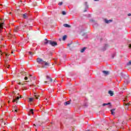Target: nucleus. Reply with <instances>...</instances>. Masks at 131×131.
<instances>
[{
  "instance_id": "nucleus-1",
  "label": "nucleus",
  "mask_w": 131,
  "mask_h": 131,
  "mask_svg": "<svg viewBox=\"0 0 131 131\" xmlns=\"http://www.w3.org/2000/svg\"><path fill=\"white\" fill-rule=\"evenodd\" d=\"M37 62L38 64L42 65V68H45V67H49L50 64L42 60L41 58H37Z\"/></svg>"
},
{
  "instance_id": "nucleus-2",
  "label": "nucleus",
  "mask_w": 131,
  "mask_h": 131,
  "mask_svg": "<svg viewBox=\"0 0 131 131\" xmlns=\"http://www.w3.org/2000/svg\"><path fill=\"white\" fill-rule=\"evenodd\" d=\"M45 41L44 42V45H48L49 43V45H51L52 47H55V46H58V43L56 41H52V40H49L47 39H45Z\"/></svg>"
},
{
  "instance_id": "nucleus-3",
  "label": "nucleus",
  "mask_w": 131,
  "mask_h": 131,
  "mask_svg": "<svg viewBox=\"0 0 131 131\" xmlns=\"http://www.w3.org/2000/svg\"><path fill=\"white\" fill-rule=\"evenodd\" d=\"M46 78L48 80L47 81H45L44 82L45 83H48V82H49V81H51V82H52L53 81V79H52V78H51V77H50L49 76H46Z\"/></svg>"
},
{
  "instance_id": "nucleus-4",
  "label": "nucleus",
  "mask_w": 131,
  "mask_h": 131,
  "mask_svg": "<svg viewBox=\"0 0 131 131\" xmlns=\"http://www.w3.org/2000/svg\"><path fill=\"white\" fill-rule=\"evenodd\" d=\"M21 30V28L20 26H17L14 28V29L13 30L14 32H18V31Z\"/></svg>"
},
{
  "instance_id": "nucleus-5",
  "label": "nucleus",
  "mask_w": 131,
  "mask_h": 131,
  "mask_svg": "<svg viewBox=\"0 0 131 131\" xmlns=\"http://www.w3.org/2000/svg\"><path fill=\"white\" fill-rule=\"evenodd\" d=\"M4 29V23H0V33H2Z\"/></svg>"
},
{
  "instance_id": "nucleus-6",
  "label": "nucleus",
  "mask_w": 131,
  "mask_h": 131,
  "mask_svg": "<svg viewBox=\"0 0 131 131\" xmlns=\"http://www.w3.org/2000/svg\"><path fill=\"white\" fill-rule=\"evenodd\" d=\"M5 67L6 68H10V65L8 64V59L5 60Z\"/></svg>"
},
{
  "instance_id": "nucleus-7",
  "label": "nucleus",
  "mask_w": 131,
  "mask_h": 131,
  "mask_svg": "<svg viewBox=\"0 0 131 131\" xmlns=\"http://www.w3.org/2000/svg\"><path fill=\"white\" fill-rule=\"evenodd\" d=\"M28 17H29V13H25L23 14V17L24 18V19H27Z\"/></svg>"
},
{
  "instance_id": "nucleus-8",
  "label": "nucleus",
  "mask_w": 131,
  "mask_h": 131,
  "mask_svg": "<svg viewBox=\"0 0 131 131\" xmlns=\"http://www.w3.org/2000/svg\"><path fill=\"white\" fill-rule=\"evenodd\" d=\"M125 106V109H126L127 110H129V109H128V107L129 106H130V103H124Z\"/></svg>"
},
{
  "instance_id": "nucleus-9",
  "label": "nucleus",
  "mask_w": 131,
  "mask_h": 131,
  "mask_svg": "<svg viewBox=\"0 0 131 131\" xmlns=\"http://www.w3.org/2000/svg\"><path fill=\"white\" fill-rule=\"evenodd\" d=\"M19 99H20V97H19V96L17 97L16 98V99H14L12 100L13 103H15V102H16V101H18V100H19Z\"/></svg>"
},
{
  "instance_id": "nucleus-10",
  "label": "nucleus",
  "mask_w": 131,
  "mask_h": 131,
  "mask_svg": "<svg viewBox=\"0 0 131 131\" xmlns=\"http://www.w3.org/2000/svg\"><path fill=\"white\" fill-rule=\"evenodd\" d=\"M104 21H105V23H106L107 24H108V23H110L111 22H112V19H110V20H108L106 19H105Z\"/></svg>"
},
{
  "instance_id": "nucleus-11",
  "label": "nucleus",
  "mask_w": 131,
  "mask_h": 131,
  "mask_svg": "<svg viewBox=\"0 0 131 131\" xmlns=\"http://www.w3.org/2000/svg\"><path fill=\"white\" fill-rule=\"evenodd\" d=\"M70 102H71V100H70V101H67L66 102H64V105L65 106H67V105H69L70 104Z\"/></svg>"
},
{
  "instance_id": "nucleus-12",
  "label": "nucleus",
  "mask_w": 131,
  "mask_h": 131,
  "mask_svg": "<svg viewBox=\"0 0 131 131\" xmlns=\"http://www.w3.org/2000/svg\"><path fill=\"white\" fill-rule=\"evenodd\" d=\"M108 94L110 95L111 97H112L114 95V93H113V91H109Z\"/></svg>"
},
{
  "instance_id": "nucleus-13",
  "label": "nucleus",
  "mask_w": 131,
  "mask_h": 131,
  "mask_svg": "<svg viewBox=\"0 0 131 131\" xmlns=\"http://www.w3.org/2000/svg\"><path fill=\"white\" fill-rule=\"evenodd\" d=\"M64 27H67L68 28H70V27H71V26L67 24H65L63 25Z\"/></svg>"
},
{
  "instance_id": "nucleus-14",
  "label": "nucleus",
  "mask_w": 131,
  "mask_h": 131,
  "mask_svg": "<svg viewBox=\"0 0 131 131\" xmlns=\"http://www.w3.org/2000/svg\"><path fill=\"white\" fill-rule=\"evenodd\" d=\"M102 72L106 75H108V74H109V72L108 71H103Z\"/></svg>"
},
{
  "instance_id": "nucleus-15",
  "label": "nucleus",
  "mask_w": 131,
  "mask_h": 131,
  "mask_svg": "<svg viewBox=\"0 0 131 131\" xmlns=\"http://www.w3.org/2000/svg\"><path fill=\"white\" fill-rule=\"evenodd\" d=\"M108 105H110V106H111V103L108 102V103H103L102 104V106H107Z\"/></svg>"
},
{
  "instance_id": "nucleus-16",
  "label": "nucleus",
  "mask_w": 131,
  "mask_h": 131,
  "mask_svg": "<svg viewBox=\"0 0 131 131\" xmlns=\"http://www.w3.org/2000/svg\"><path fill=\"white\" fill-rule=\"evenodd\" d=\"M107 47H108V45L105 44L104 47L102 49V51H106V49Z\"/></svg>"
},
{
  "instance_id": "nucleus-17",
  "label": "nucleus",
  "mask_w": 131,
  "mask_h": 131,
  "mask_svg": "<svg viewBox=\"0 0 131 131\" xmlns=\"http://www.w3.org/2000/svg\"><path fill=\"white\" fill-rule=\"evenodd\" d=\"M0 122H1V124L3 125V123H4V125H6V123L4 122V120L2 119L0 120Z\"/></svg>"
},
{
  "instance_id": "nucleus-18",
  "label": "nucleus",
  "mask_w": 131,
  "mask_h": 131,
  "mask_svg": "<svg viewBox=\"0 0 131 131\" xmlns=\"http://www.w3.org/2000/svg\"><path fill=\"white\" fill-rule=\"evenodd\" d=\"M86 48L84 47L83 49H82L80 51L81 53H83V52H84V51H85Z\"/></svg>"
},
{
  "instance_id": "nucleus-19",
  "label": "nucleus",
  "mask_w": 131,
  "mask_h": 131,
  "mask_svg": "<svg viewBox=\"0 0 131 131\" xmlns=\"http://www.w3.org/2000/svg\"><path fill=\"white\" fill-rule=\"evenodd\" d=\"M115 110H111V112L112 115H115V113L114 112Z\"/></svg>"
},
{
  "instance_id": "nucleus-20",
  "label": "nucleus",
  "mask_w": 131,
  "mask_h": 131,
  "mask_svg": "<svg viewBox=\"0 0 131 131\" xmlns=\"http://www.w3.org/2000/svg\"><path fill=\"white\" fill-rule=\"evenodd\" d=\"M66 38H67V35H64L62 37V40H66Z\"/></svg>"
},
{
  "instance_id": "nucleus-21",
  "label": "nucleus",
  "mask_w": 131,
  "mask_h": 131,
  "mask_svg": "<svg viewBox=\"0 0 131 131\" xmlns=\"http://www.w3.org/2000/svg\"><path fill=\"white\" fill-rule=\"evenodd\" d=\"M13 109L15 111V112H18V110H17V106H14Z\"/></svg>"
},
{
  "instance_id": "nucleus-22",
  "label": "nucleus",
  "mask_w": 131,
  "mask_h": 131,
  "mask_svg": "<svg viewBox=\"0 0 131 131\" xmlns=\"http://www.w3.org/2000/svg\"><path fill=\"white\" fill-rule=\"evenodd\" d=\"M34 97L36 99H38V97H39V96L37 95L36 93H34Z\"/></svg>"
},
{
  "instance_id": "nucleus-23",
  "label": "nucleus",
  "mask_w": 131,
  "mask_h": 131,
  "mask_svg": "<svg viewBox=\"0 0 131 131\" xmlns=\"http://www.w3.org/2000/svg\"><path fill=\"white\" fill-rule=\"evenodd\" d=\"M30 113H31V114H34V112H33V109H31L30 110Z\"/></svg>"
},
{
  "instance_id": "nucleus-24",
  "label": "nucleus",
  "mask_w": 131,
  "mask_h": 131,
  "mask_svg": "<svg viewBox=\"0 0 131 131\" xmlns=\"http://www.w3.org/2000/svg\"><path fill=\"white\" fill-rule=\"evenodd\" d=\"M127 66H130L131 65V60H130L128 63H127Z\"/></svg>"
},
{
  "instance_id": "nucleus-25",
  "label": "nucleus",
  "mask_w": 131,
  "mask_h": 131,
  "mask_svg": "<svg viewBox=\"0 0 131 131\" xmlns=\"http://www.w3.org/2000/svg\"><path fill=\"white\" fill-rule=\"evenodd\" d=\"M32 101H33V98H29V102H32Z\"/></svg>"
},
{
  "instance_id": "nucleus-26",
  "label": "nucleus",
  "mask_w": 131,
  "mask_h": 131,
  "mask_svg": "<svg viewBox=\"0 0 131 131\" xmlns=\"http://www.w3.org/2000/svg\"><path fill=\"white\" fill-rule=\"evenodd\" d=\"M29 55H30V56H32V55H33V52H29Z\"/></svg>"
},
{
  "instance_id": "nucleus-27",
  "label": "nucleus",
  "mask_w": 131,
  "mask_h": 131,
  "mask_svg": "<svg viewBox=\"0 0 131 131\" xmlns=\"http://www.w3.org/2000/svg\"><path fill=\"white\" fill-rule=\"evenodd\" d=\"M63 5V2H60L58 3L59 6H62Z\"/></svg>"
},
{
  "instance_id": "nucleus-28",
  "label": "nucleus",
  "mask_w": 131,
  "mask_h": 131,
  "mask_svg": "<svg viewBox=\"0 0 131 131\" xmlns=\"http://www.w3.org/2000/svg\"><path fill=\"white\" fill-rule=\"evenodd\" d=\"M62 15H66L67 13H66V12L63 11L62 12Z\"/></svg>"
},
{
  "instance_id": "nucleus-29",
  "label": "nucleus",
  "mask_w": 131,
  "mask_h": 131,
  "mask_svg": "<svg viewBox=\"0 0 131 131\" xmlns=\"http://www.w3.org/2000/svg\"><path fill=\"white\" fill-rule=\"evenodd\" d=\"M6 59H8V57H9V55L8 54H5Z\"/></svg>"
},
{
  "instance_id": "nucleus-30",
  "label": "nucleus",
  "mask_w": 131,
  "mask_h": 131,
  "mask_svg": "<svg viewBox=\"0 0 131 131\" xmlns=\"http://www.w3.org/2000/svg\"><path fill=\"white\" fill-rule=\"evenodd\" d=\"M18 84H20L21 85H24V83H21V82H19Z\"/></svg>"
},
{
  "instance_id": "nucleus-31",
  "label": "nucleus",
  "mask_w": 131,
  "mask_h": 131,
  "mask_svg": "<svg viewBox=\"0 0 131 131\" xmlns=\"http://www.w3.org/2000/svg\"><path fill=\"white\" fill-rule=\"evenodd\" d=\"M125 101H127V97L125 98V100H123V102H125Z\"/></svg>"
},
{
  "instance_id": "nucleus-32",
  "label": "nucleus",
  "mask_w": 131,
  "mask_h": 131,
  "mask_svg": "<svg viewBox=\"0 0 131 131\" xmlns=\"http://www.w3.org/2000/svg\"><path fill=\"white\" fill-rule=\"evenodd\" d=\"M28 79V77H25V80H27Z\"/></svg>"
},
{
  "instance_id": "nucleus-33",
  "label": "nucleus",
  "mask_w": 131,
  "mask_h": 131,
  "mask_svg": "<svg viewBox=\"0 0 131 131\" xmlns=\"http://www.w3.org/2000/svg\"><path fill=\"white\" fill-rule=\"evenodd\" d=\"M115 55H116V54H114L112 55V58H114V57H115Z\"/></svg>"
},
{
  "instance_id": "nucleus-34",
  "label": "nucleus",
  "mask_w": 131,
  "mask_h": 131,
  "mask_svg": "<svg viewBox=\"0 0 131 131\" xmlns=\"http://www.w3.org/2000/svg\"><path fill=\"white\" fill-rule=\"evenodd\" d=\"M85 5L86 6V7H88V3L87 2H85Z\"/></svg>"
},
{
  "instance_id": "nucleus-35",
  "label": "nucleus",
  "mask_w": 131,
  "mask_h": 131,
  "mask_svg": "<svg viewBox=\"0 0 131 131\" xmlns=\"http://www.w3.org/2000/svg\"><path fill=\"white\" fill-rule=\"evenodd\" d=\"M25 82H29V81H26ZM25 84H26V83H24Z\"/></svg>"
},
{
  "instance_id": "nucleus-36",
  "label": "nucleus",
  "mask_w": 131,
  "mask_h": 131,
  "mask_svg": "<svg viewBox=\"0 0 131 131\" xmlns=\"http://www.w3.org/2000/svg\"><path fill=\"white\" fill-rule=\"evenodd\" d=\"M129 49H131V44L129 45Z\"/></svg>"
},
{
  "instance_id": "nucleus-37",
  "label": "nucleus",
  "mask_w": 131,
  "mask_h": 131,
  "mask_svg": "<svg viewBox=\"0 0 131 131\" xmlns=\"http://www.w3.org/2000/svg\"><path fill=\"white\" fill-rule=\"evenodd\" d=\"M71 45V43L68 44V47H70V46Z\"/></svg>"
},
{
  "instance_id": "nucleus-38",
  "label": "nucleus",
  "mask_w": 131,
  "mask_h": 131,
  "mask_svg": "<svg viewBox=\"0 0 131 131\" xmlns=\"http://www.w3.org/2000/svg\"><path fill=\"white\" fill-rule=\"evenodd\" d=\"M33 85H34V84H31L29 85V86H32Z\"/></svg>"
},
{
  "instance_id": "nucleus-39",
  "label": "nucleus",
  "mask_w": 131,
  "mask_h": 131,
  "mask_svg": "<svg viewBox=\"0 0 131 131\" xmlns=\"http://www.w3.org/2000/svg\"><path fill=\"white\" fill-rule=\"evenodd\" d=\"M128 16H131V14L130 13L128 14Z\"/></svg>"
},
{
  "instance_id": "nucleus-40",
  "label": "nucleus",
  "mask_w": 131,
  "mask_h": 131,
  "mask_svg": "<svg viewBox=\"0 0 131 131\" xmlns=\"http://www.w3.org/2000/svg\"><path fill=\"white\" fill-rule=\"evenodd\" d=\"M95 2H99V0H94Z\"/></svg>"
},
{
  "instance_id": "nucleus-41",
  "label": "nucleus",
  "mask_w": 131,
  "mask_h": 131,
  "mask_svg": "<svg viewBox=\"0 0 131 131\" xmlns=\"http://www.w3.org/2000/svg\"><path fill=\"white\" fill-rule=\"evenodd\" d=\"M85 131H91V130L90 129H88V130H86Z\"/></svg>"
},
{
  "instance_id": "nucleus-42",
  "label": "nucleus",
  "mask_w": 131,
  "mask_h": 131,
  "mask_svg": "<svg viewBox=\"0 0 131 131\" xmlns=\"http://www.w3.org/2000/svg\"><path fill=\"white\" fill-rule=\"evenodd\" d=\"M13 94L15 95V92H13Z\"/></svg>"
},
{
  "instance_id": "nucleus-43",
  "label": "nucleus",
  "mask_w": 131,
  "mask_h": 131,
  "mask_svg": "<svg viewBox=\"0 0 131 131\" xmlns=\"http://www.w3.org/2000/svg\"><path fill=\"white\" fill-rule=\"evenodd\" d=\"M84 12H86V10H85L84 11Z\"/></svg>"
},
{
  "instance_id": "nucleus-44",
  "label": "nucleus",
  "mask_w": 131,
  "mask_h": 131,
  "mask_svg": "<svg viewBox=\"0 0 131 131\" xmlns=\"http://www.w3.org/2000/svg\"><path fill=\"white\" fill-rule=\"evenodd\" d=\"M59 40H61V38H59Z\"/></svg>"
},
{
  "instance_id": "nucleus-45",
  "label": "nucleus",
  "mask_w": 131,
  "mask_h": 131,
  "mask_svg": "<svg viewBox=\"0 0 131 131\" xmlns=\"http://www.w3.org/2000/svg\"><path fill=\"white\" fill-rule=\"evenodd\" d=\"M13 51H12L11 54H13Z\"/></svg>"
},
{
  "instance_id": "nucleus-46",
  "label": "nucleus",
  "mask_w": 131,
  "mask_h": 131,
  "mask_svg": "<svg viewBox=\"0 0 131 131\" xmlns=\"http://www.w3.org/2000/svg\"><path fill=\"white\" fill-rule=\"evenodd\" d=\"M9 104L10 103V101H8Z\"/></svg>"
},
{
  "instance_id": "nucleus-47",
  "label": "nucleus",
  "mask_w": 131,
  "mask_h": 131,
  "mask_svg": "<svg viewBox=\"0 0 131 131\" xmlns=\"http://www.w3.org/2000/svg\"><path fill=\"white\" fill-rule=\"evenodd\" d=\"M30 76H32V75H30Z\"/></svg>"
},
{
  "instance_id": "nucleus-48",
  "label": "nucleus",
  "mask_w": 131,
  "mask_h": 131,
  "mask_svg": "<svg viewBox=\"0 0 131 131\" xmlns=\"http://www.w3.org/2000/svg\"><path fill=\"white\" fill-rule=\"evenodd\" d=\"M34 125L35 126V124H34Z\"/></svg>"
},
{
  "instance_id": "nucleus-49",
  "label": "nucleus",
  "mask_w": 131,
  "mask_h": 131,
  "mask_svg": "<svg viewBox=\"0 0 131 131\" xmlns=\"http://www.w3.org/2000/svg\"><path fill=\"white\" fill-rule=\"evenodd\" d=\"M4 131H6V130H4Z\"/></svg>"
}]
</instances>
